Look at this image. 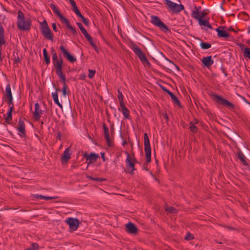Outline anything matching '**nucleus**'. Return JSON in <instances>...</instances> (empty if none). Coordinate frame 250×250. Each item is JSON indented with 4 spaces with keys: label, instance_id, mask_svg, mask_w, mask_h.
<instances>
[{
    "label": "nucleus",
    "instance_id": "1",
    "mask_svg": "<svg viewBox=\"0 0 250 250\" xmlns=\"http://www.w3.org/2000/svg\"><path fill=\"white\" fill-rule=\"evenodd\" d=\"M31 20L28 17H25L23 13L19 10L18 12L17 27L20 30H29L31 26Z\"/></svg>",
    "mask_w": 250,
    "mask_h": 250
},
{
    "label": "nucleus",
    "instance_id": "2",
    "mask_svg": "<svg viewBox=\"0 0 250 250\" xmlns=\"http://www.w3.org/2000/svg\"><path fill=\"white\" fill-rule=\"evenodd\" d=\"M130 47L134 53L139 58L140 60L143 63L150 64V63L147 59L145 54L143 53L140 48L136 44L132 43Z\"/></svg>",
    "mask_w": 250,
    "mask_h": 250
},
{
    "label": "nucleus",
    "instance_id": "3",
    "mask_svg": "<svg viewBox=\"0 0 250 250\" xmlns=\"http://www.w3.org/2000/svg\"><path fill=\"white\" fill-rule=\"evenodd\" d=\"M41 31L45 38L51 41H53V34L51 32V30L45 20H44L43 22L41 23Z\"/></svg>",
    "mask_w": 250,
    "mask_h": 250
},
{
    "label": "nucleus",
    "instance_id": "4",
    "mask_svg": "<svg viewBox=\"0 0 250 250\" xmlns=\"http://www.w3.org/2000/svg\"><path fill=\"white\" fill-rule=\"evenodd\" d=\"M144 149L146 156V162L150 163L151 161V147L149 140L147 134H144Z\"/></svg>",
    "mask_w": 250,
    "mask_h": 250
},
{
    "label": "nucleus",
    "instance_id": "5",
    "mask_svg": "<svg viewBox=\"0 0 250 250\" xmlns=\"http://www.w3.org/2000/svg\"><path fill=\"white\" fill-rule=\"evenodd\" d=\"M165 1L167 9L169 11L177 13L184 9V6L182 4H177L170 0H165Z\"/></svg>",
    "mask_w": 250,
    "mask_h": 250
},
{
    "label": "nucleus",
    "instance_id": "6",
    "mask_svg": "<svg viewBox=\"0 0 250 250\" xmlns=\"http://www.w3.org/2000/svg\"><path fill=\"white\" fill-rule=\"evenodd\" d=\"M151 22L155 26L158 27L164 32H167L169 31L168 27L165 24H164L160 20V19L157 16H152Z\"/></svg>",
    "mask_w": 250,
    "mask_h": 250
},
{
    "label": "nucleus",
    "instance_id": "7",
    "mask_svg": "<svg viewBox=\"0 0 250 250\" xmlns=\"http://www.w3.org/2000/svg\"><path fill=\"white\" fill-rule=\"evenodd\" d=\"M127 157L125 160V163L127 167V170H125L126 173H129L131 174L133 173V171L135 170L134 167V163L136 160L132 158H131L130 155L127 152Z\"/></svg>",
    "mask_w": 250,
    "mask_h": 250
},
{
    "label": "nucleus",
    "instance_id": "8",
    "mask_svg": "<svg viewBox=\"0 0 250 250\" xmlns=\"http://www.w3.org/2000/svg\"><path fill=\"white\" fill-rule=\"evenodd\" d=\"M213 97L216 102L219 104L229 108H233L234 107V105L232 103L219 95L214 94L213 95Z\"/></svg>",
    "mask_w": 250,
    "mask_h": 250
},
{
    "label": "nucleus",
    "instance_id": "9",
    "mask_svg": "<svg viewBox=\"0 0 250 250\" xmlns=\"http://www.w3.org/2000/svg\"><path fill=\"white\" fill-rule=\"evenodd\" d=\"M52 62L54 67L56 69V73L62 72V58L61 56L52 59Z\"/></svg>",
    "mask_w": 250,
    "mask_h": 250
},
{
    "label": "nucleus",
    "instance_id": "10",
    "mask_svg": "<svg viewBox=\"0 0 250 250\" xmlns=\"http://www.w3.org/2000/svg\"><path fill=\"white\" fill-rule=\"evenodd\" d=\"M50 7L53 10V12L59 17L61 21L62 22H64L66 23V26L67 27L68 25L70 24L69 22V21L67 19H66L60 12V11L58 9L57 7L53 4H50Z\"/></svg>",
    "mask_w": 250,
    "mask_h": 250
},
{
    "label": "nucleus",
    "instance_id": "11",
    "mask_svg": "<svg viewBox=\"0 0 250 250\" xmlns=\"http://www.w3.org/2000/svg\"><path fill=\"white\" fill-rule=\"evenodd\" d=\"M66 222L68 224L70 229L73 231H75L77 229L80 224L78 219L73 218H68Z\"/></svg>",
    "mask_w": 250,
    "mask_h": 250
},
{
    "label": "nucleus",
    "instance_id": "12",
    "mask_svg": "<svg viewBox=\"0 0 250 250\" xmlns=\"http://www.w3.org/2000/svg\"><path fill=\"white\" fill-rule=\"evenodd\" d=\"M83 157L86 159L88 166L90 164L95 162L97 158H99V155L94 153H90L89 154L85 153Z\"/></svg>",
    "mask_w": 250,
    "mask_h": 250
},
{
    "label": "nucleus",
    "instance_id": "13",
    "mask_svg": "<svg viewBox=\"0 0 250 250\" xmlns=\"http://www.w3.org/2000/svg\"><path fill=\"white\" fill-rule=\"evenodd\" d=\"M125 230L129 234H136L138 232V229L134 224L129 222L125 225Z\"/></svg>",
    "mask_w": 250,
    "mask_h": 250
},
{
    "label": "nucleus",
    "instance_id": "14",
    "mask_svg": "<svg viewBox=\"0 0 250 250\" xmlns=\"http://www.w3.org/2000/svg\"><path fill=\"white\" fill-rule=\"evenodd\" d=\"M60 49L62 51L63 56L71 63H73L76 61L75 57L71 55L64 48L63 45L60 46Z\"/></svg>",
    "mask_w": 250,
    "mask_h": 250
},
{
    "label": "nucleus",
    "instance_id": "15",
    "mask_svg": "<svg viewBox=\"0 0 250 250\" xmlns=\"http://www.w3.org/2000/svg\"><path fill=\"white\" fill-rule=\"evenodd\" d=\"M44 111L40 109V104L36 103L35 104V111L33 112L34 117L36 121H39L41 115L43 113Z\"/></svg>",
    "mask_w": 250,
    "mask_h": 250
},
{
    "label": "nucleus",
    "instance_id": "16",
    "mask_svg": "<svg viewBox=\"0 0 250 250\" xmlns=\"http://www.w3.org/2000/svg\"><path fill=\"white\" fill-rule=\"evenodd\" d=\"M71 150L69 147L67 148L63 152L61 157V162L62 164L66 163L71 157Z\"/></svg>",
    "mask_w": 250,
    "mask_h": 250
},
{
    "label": "nucleus",
    "instance_id": "17",
    "mask_svg": "<svg viewBox=\"0 0 250 250\" xmlns=\"http://www.w3.org/2000/svg\"><path fill=\"white\" fill-rule=\"evenodd\" d=\"M198 12H194L193 14V18L199 21V23L200 25H204L205 26L208 27L210 29H212V26L209 24L208 21L206 20L201 19L200 17H198L197 16Z\"/></svg>",
    "mask_w": 250,
    "mask_h": 250
},
{
    "label": "nucleus",
    "instance_id": "18",
    "mask_svg": "<svg viewBox=\"0 0 250 250\" xmlns=\"http://www.w3.org/2000/svg\"><path fill=\"white\" fill-rule=\"evenodd\" d=\"M103 126L104 130V136L106 141L107 145L108 146L110 147L112 146V144L110 139L108 127L106 125L105 123H103Z\"/></svg>",
    "mask_w": 250,
    "mask_h": 250
},
{
    "label": "nucleus",
    "instance_id": "19",
    "mask_svg": "<svg viewBox=\"0 0 250 250\" xmlns=\"http://www.w3.org/2000/svg\"><path fill=\"white\" fill-rule=\"evenodd\" d=\"M225 29L226 27L223 26H220L215 29L219 37L227 38L229 37V34L226 32Z\"/></svg>",
    "mask_w": 250,
    "mask_h": 250
},
{
    "label": "nucleus",
    "instance_id": "20",
    "mask_svg": "<svg viewBox=\"0 0 250 250\" xmlns=\"http://www.w3.org/2000/svg\"><path fill=\"white\" fill-rule=\"evenodd\" d=\"M202 62L207 68H209L214 62L211 59V56L203 57Z\"/></svg>",
    "mask_w": 250,
    "mask_h": 250
},
{
    "label": "nucleus",
    "instance_id": "21",
    "mask_svg": "<svg viewBox=\"0 0 250 250\" xmlns=\"http://www.w3.org/2000/svg\"><path fill=\"white\" fill-rule=\"evenodd\" d=\"M120 108L119 109L120 111H121L125 119H129L130 117L129 110L125 106V104H120Z\"/></svg>",
    "mask_w": 250,
    "mask_h": 250
},
{
    "label": "nucleus",
    "instance_id": "22",
    "mask_svg": "<svg viewBox=\"0 0 250 250\" xmlns=\"http://www.w3.org/2000/svg\"><path fill=\"white\" fill-rule=\"evenodd\" d=\"M18 130L21 133V136L25 135V124L22 119L20 118L18 122Z\"/></svg>",
    "mask_w": 250,
    "mask_h": 250
},
{
    "label": "nucleus",
    "instance_id": "23",
    "mask_svg": "<svg viewBox=\"0 0 250 250\" xmlns=\"http://www.w3.org/2000/svg\"><path fill=\"white\" fill-rule=\"evenodd\" d=\"M163 89L165 92L168 94V95L170 96L171 99L172 100L173 102L174 103L177 104V105L180 106V103L178 99L176 97V96L172 92H171L167 88H163Z\"/></svg>",
    "mask_w": 250,
    "mask_h": 250
},
{
    "label": "nucleus",
    "instance_id": "24",
    "mask_svg": "<svg viewBox=\"0 0 250 250\" xmlns=\"http://www.w3.org/2000/svg\"><path fill=\"white\" fill-rule=\"evenodd\" d=\"M57 91H60V89H58L56 90V91L52 93V95L54 101V103L57 104L61 108L62 107V104L59 102L58 100V95Z\"/></svg>",
    "mask_w": 250,
    "mask_h": 250
},
{
    "label": "nucleus",
    "instance_id": "25",
    "mask_svg": "<svg viewBox=\"0 0 250 250\" xmlns=\"http://www.w3.org/2000/svg\"><path fill=\"white\" fill-rule=\"evenodd\" d=\"M5 98V99L13 98L10 83H8L6 86Z\"/></svg>",
    "mask_w": 250,
    "mask_h": 250
},
{
    "label": "nucleus",
    "instance_id": "26",
    "mask_svg": "<svg viewBox=\"0 0 250 250\" xmlns=\"http://www.w3.org/2000/svg\"><path fill=\"white\" fill-rule=\"evenodd\" d=\"M237 155H238V158L241 160V161L243 164V165L245 166H247L248 163L246 161V157L244 155V154L242 153V152L241 151H239L237 153Z\"/></svg>",
    "mask_w": 250,
    "mask_h": 250
},
{
    "label": "nucleus",
    "instance_id": "27",
    "mask_svg": "<svg viewBox=\"0 0 250 250\" xmlns=\"http://www.w3.org/2000/svg\"><path fill=\"white\" fill-rule=\"evenodd\" d=\"M13 109H14V106L13 105L11 106L9 109L8 112H7V117L5 119L6 122L7 124H10V121L12 120V112Z\"/></svg>",
    "mask_w": 250,
    "mask_h": 250
},
{
    "label": "nucleus",
    "instance_id": "28",
    "mask_svg": "<svg viewBox=\"0 0 250 250\" xmlns=\"http://www.w3.org/2000/svg\"><path fill=\"white\" fill-rule=\"evenodd\" d=\"M198 12V14H197V16L198 17H200L201 19H202V18L205 17L207 15V13L205 12V11H202L200 14L199 13V12L198 11V8H197V7H195L194 8V10L192 11V14H191V16L193 18V14L194 12Z\"/></svg>",
    "mask_w": 250,
    "mask_h": 250
},
{
    "label": "nucleus",
    "instance_id": "29",
    "mask_svg": "<svg viewBox=\"0 0 250 250\" xmlns=\"http://www.w3.org/2000/svg\"><path fill=\"white\" fill-rule=\"evenodd\" d=\"M198 123V121L195 119L193 121L190 123V130L193 133H196L198 131L197 127L195 125V124Z\"/></svg>",
    "mask_w": 250,
    "mask_h": 250
},
{
    "label": "nucleus",
    "instance_id": "30",
    "mask_svg": "<svg viewBox=\"0 0 250 250\" xmlns=\"http://www.w3.org/2000/svg\"><path fill=\"white\" fill-rule=\"evenodd\" d=\"M34 197L37 199H45L46 200H51V199H54L58 198V197H51V196H42V195H38L36 194L34 195Z\"/></svg>",
    "mask_w": 250,
    "mask_h": 250
},
{
    "label": "nucleus",
    "instance_id": "31",
    "mask_svg": "<svg viewBox=\"0 0 250 250\" xmlns=\"http://www.w3.org/2000/svg\"><path fill=\"white\" fill-rule=\"evenodd\" d=\"M43 55L46 64H49L50 62V57L48 55L47 50L45 48L43 49Z\"/></svg>",
    "mask_w": 250,
    "mask_h": 250
},
{
    "label": "nucleus",
    "instance_id": "32",
    "mask_svg": "<svg viewBox=\"0 0 250 250\" xmlns=\"http://www.w3.org/2000/svg\"><path fill=\"white\" fill-rule=\"evenodd\" d=\"M56 74L61 79V81H62V84H63V86L64 85L66 86V83H65L66 79H65V76L62 74V72L56 73Z\"/></svg>",
    "mask_w": 250,
    "mask_h": 250
},
{
    "label": "nucleus",
    "instance_id": "33",
    "mask_svg": "<svg viewBox=\"0 0 250 250\" xmlns=\"http://www.w3.org/2000/svg\"><path fill=\"white\" fill-rule=\"evenodd\" d=\"M77 24L84 36L88 34V32H87V31L86 30V29L83 27V25L81 23L77 22Z\"/></svg>",
    "mask_w": 250,
    "mask_h": 250
},
{
    "label": "nucleus",
    "instance_id": "34",
    "mask_svg": "<svg viewBox=\"0 0 250 250\" xmlns=\"http://www.w3.org/2000/svg\"><path fill=\"white\" fill-rule=\"evenodd\" d=\"M244 55L245 57L248 58L250 59V48L249 47H246L244 48L243 50Z\"/></svg>",
    "mask_w": 250,
    "mask_h": 250
},
{
    "label": "nucleus",
    "instance_id": "35",
    "mask_svg": "<svg viewBox=\"0 0 250 250\" xmlns=\"http://www.w3.org/2000/svg\"><path fill=\"white\" fill-rule=\"evenodd\" d=\"M200 46L203 49H207L211 47V44L208 42H201Z\"/></svg>",
    "mask_w": 250,
    "mask_h": 250
},
{
    "label": "nucleus",
    "instance_id": "36",
    "mask_svg": "<svg viewBox=\"0 0 250 250\" xmlns=\"http://www.w3.org/2000/svg\"><path fill=\"white\" fill-rule=\"evenodd\" d=\"M118 98L120 104H124L123 101V95L122 94V93L119 90H118Z\"/></svg>",
    "mask_w": 250,
    "mask_h": 250
},
{
    "label": "nucleus",
    "instance_id": "37",
    "mask_svg": "<svg viewBox=\"0 0 250 250\" xmlns=\"http://www.w3.org/2000/svg\"><path fill=\"white\" fill-rule=\"evenodd\" d=\"M85 38L87 40L89 43L91 44V45L92 46L94 44H95L94 42V41L93 40L92 38L91 37V36L88 34L86 36H84Z\"/></svg>",
    "mask_w": 250,
    "mask_h": 250
},
{
    "label": "nucleus",
    "instance_id": "38",
    "mask_svg": "<svg viewBox=\"0 0 250 250\" xmlns=\"http://www.w3.org/2000/svg\"><path fill=\"white\" fill-rule=\"evenodd\" d=\"M39 249V245L37 243H33L31 247L26 249L25 250H38Z\"/></svg>",
    "mask_w": 250,
    "mask_h": 250
},
{
    "label": "nucleus",
    "instance_id": "39",
    "mask_svg": "<svg viewBox=\"0 0 250 250\" xmlns=\"http://www.w3.org/2000/svg\"><path fill=\"white\" fill-rule=\"evenodd\" d=\"M165 209L167 211L170 213H175L176 212V209L172 207L167 206L166 207Z\"/></svg>",
    "mask_w": 250,
    "mask_h": 250
},
{
    "label": "nucleus",
    "instance_id": "40",
    "mask_svg": "<svg viewBox=\"0 0 250 250\" xmlns=\"http://www.w3.org/2000/svg\"><path fill=\"white\" fill-rule=\"evenodd\" d=\"M193 239V235H192L190 232H188L185 237V239L186 240H192Z\"/></svg>",
    "mask_w": 250,
    "mask_h": 250
},
{
    "label": "nucleus",
    "instance_id": "41",
    "mask_svg": "<svg viewBox=\"0 0 250 250\" xmlns=\"http://www.w3.org/2000/svg\"><path fill=\"white\" fill-rule=\"evenodd\" d=\"M88 77L92 79L95 75L96 71L95 70L89 69Z\"/></svg>",
    "mask_w": 250,
    "mask_h": 250
},
{
    "label": "nucleus",
    "instance_id": "42",
    "mask_svg": "<svg viewBox=\"0 0 250 250\" xmlns=\"http://www.w3.org/2000/svg\"><path fill=\"white\" fill-rule=\"evenodd\" d=\"M5 100L7 102V103L10 107L12 105L14 106L13 103V98L5 99Z\"/></svg>",
    "mask_w": 250,
    "mask_h": 250
},
{
    "label": "nucleus",
    "instance_id": "43",
    "mask_svg": "<svg viewBox=\"0 0 250 250\" xmlns=\"http://www.w3.org/2000/svg\"><path fill=\"white\" fill-rule=\"evenodd\" d=\"M67 27L71 30V31L72 32L73 34L75 35L77 33L76 29L74 27H73L70 24L68 25Z\"/></svg>",
    "mask_w": 250,
    "mask_h": 250
},
{
    "label": "nucleus",
    "instance_id": "44",
    "mask_svg": "<svg viewBox=\"0 0 250 250\" xmlns=\"http://www.w3.org/2000/svg\"><path fill=\"white\" fill-rule=\"evenodd\" d=\"M51 53L52 55V59L58 57L57 53L53 47L51 49Z\"/></svg>",
    "mask_w": 250,
    "mask_h": 250
},
{
    "label": "nucleus",
    "instance_id": "45",
    "mask_svg": "<svg viewBox=\"0 0 250 250\" xmlns=\"http://www.w3.org/2000/svg\"><path fill=\"white\" fill-rule=\"evenodd\" d=\"M20 60L19 57H18L17 58H15V62L14 63V65L15 66H18V63L19 62H20Z\"/></svg>",
    "mask_w": 250,
    "mask_h": 250
},
{
    "label": "nucleus",
    "instance_id": "46",
    "mask_svg": "<svg viewBox=\"0 0 250 250\" xmlns=\"http://www.w3.org/2000/svg\"><path fill=\"white\" fill-rule=\"evenodd\" d=\"M66 88H67V85L65 86L64 85L62 87V94L64 96H65L66 95Z\"/></svg>",
    "mask_w": 250,
    "mask_h": 250
},
{
    "label": "nucleus",
    "instance_id": "47",
    "mask_svg": "<svg viewBox=\"0 0 250 250\" xmlns=\"http://www.w3.org/2000/svg\"><path fill=\"white\" fill-rule=\"evenodd\" d=\"M69 2L71 5V6L73 7H74L76 5V2L74 1V0H69Z\"/></svg>",
    "mask_w": 250,
    "mask_h": 250
},
{
    "label": "nucleus",
    "instance_id": "48",
    "mask_svg": "<svg viewBox=\"0 0 250 250\" xmlns=\"http://www.w3.org/2000/svg\"><path fill=\"white\" fill-rule=\"evenodd\" d=\"M82 22L85 25H88L89 24V22H88V21L87 20V19H86V18H85L83 20V21H82Z\"/></svg>",
    "mask_w": 250,
    "mask_h": 250
},
{
    "label": "nucleus",
    "instance_id": "49",
    "mask_svg": "<svg viewBox=\"0 0 250 250\" xmlns=\"http://www.w3.org/2000/svg\"><path fill=\"white\" fill-rule=\"evenodd\" d=\"M73 10L75 12V13H76L78 12V11H79V10L78 8L77 5H76L74 7H73Z\"/></svg>",
    "mask_w": 250,
    "mask_h": 250
},
{
    "label": "nucleus",
    "instance_id": "50",
    "mask_svg": "<svg viewBox=\"0 0 250 250\" xmlns=\"http://www.w3.org/2000/svg\"><path fill=\"white\" fill-rule=\"evenodd\" d=\"M52 27H53V29L54 30V31L55 32H57V26H56V23H53L52 24Z\"/></svg>",
    "mask_w": 250,
    "mask_h": 250
},
{
    "label": "nucleus",
    "instance_id": "51",
    "mask_svg": "<svg viewBox=\"0 0 250 250\" xmlns=\"http://www.w3.org/2000/svg\"><path fill=\"white\" fill-rule=\"evenodd\" d=\"M101 157H102L103 160L104 162L105 161V158L104 157V153L102 152V153H101Z\"/></svg>",
    "mask_w": 250,
    "mask_h": 250
},
{
    "label": "nucleus",
    "instance_id": "52",
    "mask_svg": "<svg viewBox=\"0 0 250 250\" xmlns=\"http://www.w3.org/2000/svg\"><path fill=\"white\" fill-rule=\"evenodd\" d=\"M92 47H93V48L95 49V50L97 52H99V49H98V47H97V46L96 45V44H94L93 46H92Z\"/></svg>",
    "mask_w": 250,
    "mask_h": 250
},
{
    "label": "nucleus",
    "instance_id": "53",
    "mask_svg": "<svg viewBox=\"0 0 250 250\" xmlns=\"http://www.w3.org/2000/svg\"><path fill=\"white\" fill-rule=\"evenodd\" d=\"M149 163H147L146 162V164H144V169H145L146 170H148V169H147L146 168V166L147 165V164H148Z\"/></svg>",
    "mask_w": 250,
    "mask_h": 250
},
{
    "label": "nucleus",
    "instance_id": "54",
    "mask_svg": "<svg viewBox=\"0 0 250 250\" xmlns=\"http://www.w3.org/2000/svg\"><path fill=\"white\" fill-rule=\"evenodd\" d=\"M75 14L77 15V16H78L79 17L81 16V15H82V14H81V12H80V11H78V12L76 13Z\"/></svg>",
    "mask_w": 250,
    "mask_h": 250
},
{
    "label": "nucleus",
    "instance_id": "55",
    "mask_svg": "<svg viewBox=\"0 0 250 250\" xmlns=\"http://www.w3.org/2000/svg\"><path fill=\"white\" fill-rule=\"evenodd\" d=\"M94 178V180H95V181H103V180L102 179H100L99 178Z\"/></svg>",
    "mask_w": 250,
    "mask_h": 250
},
{
    "label": "nucleus",
    "instance_id": "56",
    "mask_svg": "<svg viewBox=\"0 0 250 250\" xmlns=\"http://www.w3.org/2000/svg\"><path fill=\"white\" fill-rule=\"evenodd\" d=\"M164 117L167 120H168V116L167 114H165L164 115Z\"/></svg>",
    "mask_w": 250,
    "mask_h": 250
},
{
    "label": "nucleus",
    "instance_id": "57",
    "mask_svg": "<svg viewBox=\"0 0 250 250\" xmlns=\"http://www.w3.org/2000/svg\"><path fill=\"white\" fill-rule=\"evenodd\" d=\"M175 66V68L178 70H179L180 68H179V67L177 65H176V64H173Z\"/></svg>",
    "mask_w": 250,
    "mask_h": 250
},
{
    "label": "nucleus",
    "instance_id": "58",
    "mask_svg": "<svg viewBox=\"0 0 250 250\" xmlns=\"http://www.w3.org/2000/svg\"><path fill=\"white\" fill-rule=\"evenodd\" d=\"M80 18L82 20V21H83V19H85V18L82 15H81V16L80 17Z\"/></svg>",
    "mask_w": 250,
    "mask_h": 250
},
{
    "label": "nucleus",
    "instance_id": "59",
    "mask_svg": "<svg viewBox=\"0 0 250 250\" xmlns=\"http://www.w3.org/2000/svg\"><path fill=\"white\" fill-rule=\"evenodd\" d=\"M80 18L82 20V21H83V19H85V18L82 15H81V16L80 17Z\"/></svg>",
    "mask_w": 250,
    "mask_h": 250
},
{
    "label": "nucleus",
    "instance_id": "60",
    "mask_svg": "<svg viewBox=\"0 0 250 250\" xmlns=\"http://www.w3.org/2000/svg\"><path fill=\"white\" fill-rule=\"evenodd\" d=\"M228 30L229 31H234V30L233 29V28L231 27H229L228 29Z\"/></svg>",
    "mask_w": 250,
    "mask_h": 250
},
{
    "label": "nucleus",
    "instance_id": "61",
    "mask_svg": "<svg viewBox=\"0 0 250 250\" xmlns=\"http://www.w3.org/2000/svg\"><path fill=\"white\" fill-rule=\"evenodd\" d=\"M88 178L90 179L91 180H94V178H92L91 176H86Z\"/></svg>",
    "mask_w": 250,
    "mask_h": 250
},
{
    "label": "nucleus",
    "instance_id": "62",
    "mask_svg": "<svg viewBox=\"0 0 250 250\" xmlns=\"http://www.w3.org/2000/svg\"><path fill=\"white\" fill-rule=\"evenodd\" d=\"M126 144V141H123V145H124L125 144Z\"/></svg>",
    "mask_w": 250,
    "mask_h": 250
},
{
    "label": "nucleus",
    "instance_id": "63",
    "mask_svg": "<svg viewBox=\"0 0 250 250\" xmlns=\"http://www.w3.org/2000/svg\"><path fill=\"white\" fill-rule=\"evenodd\" d=\"M198 8V11L199 12V10L201 9V7L200 6L197 7Z\"/></svg>",
    "mask_w": 250,
    "mask_h": 250
},
{
    "label": "nucleus",
    "instance_id": "64",
    "mask_svg": "<svg viewBox=\"0 0 250 250\" xmlns=\"http://www.w3.org/2000/svg\"><path fill=\"white\" fill-rule=\"evenodd\" d=\"M72 167H73L74 168L76 167V166H74V165H73Z\"/></svg>",
    "mask_w": 250,
    "mask_h": 250
}]
</instances>
